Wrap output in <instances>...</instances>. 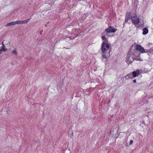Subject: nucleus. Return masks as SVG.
Segmentation results:
<instances>
[{"label":"nucleus","instance_id":"23","mask_svg":"<svg viewBox=\"0 0 153 153\" xmlns=\"http://www.w3.org/2000/svg\"><path fill=\"white\" fill-rule=\"evenodd\" d=\"M52 0L53 1V0Z\"/></svg>","mask_w":153,"mask_h":153},{"label":"nucleus","instance_id":"3","mask_svg":"<svg viewBox=\"0 0 153 153\" xmlns=\"http://www.w3.org/2000/svg\"><path fill=\"white\" fill-rule=\"evenodd\" d=\"M132 23L134 25H137L139 22V18L137 16L136 14L134 13L133 14L131 17Z\"/></svg>","mask_w":153,"mask_h":153},{"label":"nucleus","instance_id":"16","mask_svg":"<svg viewBox=\"0 0 153 153\" xmlns=\"http://www.w3.org/2000/svg\"><path fill=\"white\" fill-rule=\"evenodd\" d=\"M12 53L13 54L16 55L17 54L18 52L16 49H15L13 51H12Z\"/></svg>","mask_w":153,"mask_h":153},{"label":"nucleus","instance_id":"7","mask_svg":"<svg viewBox=\"0 0 153 153\" xmlns=\"http://www.w3.org/2000/svg\"><path fill=\"white\" fill-rule=\"evenodd\" d=\"M140 71L139 70H137L135 71H134L132 72V74L133 78L138 76L139 75Z\"/></svg>","mask_w":153,"mask_h":153},{"label":"nucleus","instance_id":"10","mask_svg":"<svg viewBox=\"0 0 153 153\" xmlns=\"http://www.w3.org/2000/svg\"><path fill=\"white\" fill-rule=\"evenodd\" d=\"M69 137L71 139L73 135V133L71 129H70L68 131Z\"/></svg>","mask_w":153,"mask_h":153},{"label":"nucleus","instance_id":"12","mask_svg":"<svg viewBox=\"0 0 153 153\" xmlns=\"http://www.w3.org/2000/svg\"><path fill=\"white\" fill-rule=\"evenodd\" d=\"M148 32V29L146 27L144 28L143 29V34L144 35L147 34Z\"/></svg>","mask_w":153,"mask_h":153},{"label":"nucleus","instance_id":"15","mask_svg":"<svg viewBox=\"0 0 153 153\" xmlns=\"http://www.w3.org/2000/svg\"><path fill=\"white\" fill-rule=\"evenodd\" d=\"M130 13L129 12H128L126 14V17L130 19Z\"/></svg>","mask_w":153,"mask_h":153},{"label":"nucleus","instance_id":"14","mask_svg":"<svg viewBox=\"0 0 153 153\" xmlns=\"http://www.w3.org/2000/svg\"><path fill=\"white\" fill-rule=\"evenodd\" d=\"M30 19H28L27 20L22 21V24H25L27 23L30 20Z\"/></svg>","mask_w":153,"mask_h":153},{"label":"nucleus","instance_id":"6","mask_svg":"<svg viewBox=\"0 0 153 153\" xmlns=\"http://www.w3.org/2000/svg\"><path fill=\"white\" fill-rule=\"evenodd\" d=\"M135 49L138 50L141 53H145L146 50L144 48L140 45H137L135 46Z\"/></svg>","mask_w":153,"mask_h":153},{"label":"nucleus","instance_id":"13","mask_svg":"<svg viewBox=\"0 0 153 153\" xmlns=\"http://www.w3.org/2000/svg\"><path fill=\"white\" fill-rule=\"evenodd\" d=\"M0 49L3 51H5L7 50V49L5 48V46L4 45H2Z\"/></svg>","mask_w":153,"mask_h":153},{"label":"nucleus","instance_id":"20","mask_svg":"<svg viewBox=\"0 0 153 153\" xmlns=\"http://www.w3.org/2000/svg\"><path fill=\"white\" fill-rule=\"evenodd\" d=\"M133 82L134 83H136V80L134 79V80H133Z\"/></svg>","mask_w":153,"mask_h":153},{"label":"nucleus","instance_id":"18","mask_svg":"<svg viewBox=\"0 0 153 153\" xmlns=\"http://www.w3.org/2000/svg\"><path fill=\"white\" fill-rule=\"evenodd\" d=\"M133 143V141L132 140H131L130 141L129 144L130 145H131Z\"/></svg>","mask_w":153,"mask_h":153},{"label":"nucleus","instance_id":"17","mask_svg":"<svg viewBox=\"0 0 153 153\" xmlns=\"http://www.w3.org/2000/svg\"><path fill=\"white\" fill-rule=\"evenodd\" d=\"M16 25L19 24H23L22 21H16Z\"/></svg>","mask_w":153,"mask_h":153},{"label":"nucleus","instance_id":"5","mask_svg":"<svg viewBox=\"0 0 153 153\" xmlns=\"http://www.w3.org/2000/svg\"><path fill=\"white\" fill-rule=\"evenodd\" d=\"M134 60L137 61H142V60L140 59V53L137 51H135L134 54Z\"/></svg>","mask_w":153,"mask_h":153},{"label":"nucleus","instance_id":"8","mask_svg":"<svg viewBox=\"0 0 153 153\" xmlns=\"http://www.w3.org/2000/svg\"><path fill=\"white\" fill-rule=\"evenodd\" d=\"M145 53H147L149 55L153 54V47L151 48L149 50H146Z\"/></svg>","mask_w":153,"mask_h":153},{"label":"nucleus","instance_id":"2","mask_svg":"<svg viewBox=\"0 0 153 153\" xmlns=\"http://www.w3.org/2000/svg\"><path fill=\"white\" fill-rule=\"evenodd\" d=\"M116 31L115 29L113 27L110 26L107 28L105 29V31L103 33V36H109V33H114Z\"/></svg>","mask_w":153,"mask_h":153},{"label":"nucleus","instance_id":"19","mask_svg":"<svg viewBox=\"0 0 153 153\" xmlns=\"http://www.w3.org/2000/svg\"><path fill=\"white\" fill-rule=\"evenodd\" d=\"M130 19V18H125V21H126V22H127L128 20L129 19Z\"/></svg>","mask_w":153,"mask_h":153},{"label":"nucleus","instance_id":"9","mask_svg":"<svg viewBox=\"0 0 153 153\" xmlns=\"http://www.w3.org/2000/svg\"><path fill=\"white\" fill-rule=\"evenodd\" d=\"M125 78L126 79H127L129 78L132 79L133 77L132 74L129 73L125 76Z\"/></svg>","mask_w":153,"mask_h":153},{"label":"nucleus","instance_id":"4","mask_svg":"<svg viewBox=\"0 0 153 153\" xmlns=\"http://www.w3.org/2000/svg\"><path fill=\"white\" fill-rule=\"evenodd\" d=\"M134 54L131 55L129 53L128 54L126 59V62L128 64H131L133 61L134 60Z\"/></svg>","mask_w":153,"mask_h":153},{"label":"nucleus","instance_id":"21","mask_svg":"<svg viewBox=\"0 0 153 153\" xmlns=\"http://www.w3.org/2000/svg\"><path fill=\"white\" fill-rule=\"evenodd\" d=\"M3 51L0 49V54H1Z\"/></svg>","mask_w":153,"mask_h":153},{"label":"nucleus","instance_id":"1","mask_svg":"<svg viewBox=\"0 0 153 153\" xmlns=\"http://www.w3.org/2000/svg\"><path fill=\"white\" fill-rule=\"evenodd\" d=\"M103 41L102 44L101 49L102 53V59H107L110 56V52L111 50L110 44L108 42V40L105 36H102Z\"/></svg>","mask_w":153,"mask_h":153},{"label":"nucleus","instance_id":"22","mask_svg":"<svg viewBox=\"0 0 153 153\" xmlns=\"http://www.w3.org/2000/svg\"><path fill=\"white\" fill-rule=\"evenodd\" d=\"M2 45H4L3 43V42H2Z\"/></svg>","mask_w":153,"mask_h":153},{"label":"nucleus","instance_id":"11","mask_svg":"<svg viewBox=\"0 0 153 153\" xmlns=\"http://www.w3.org/2000/svg\"><path fill=\"white\" fill-rule=\"evenodd\" d=\"M16 25V21L9 23H7L6 24V26H11L13 25Z\"/></svg>","mask_w":153,"mask_h":153}]
</instances>
